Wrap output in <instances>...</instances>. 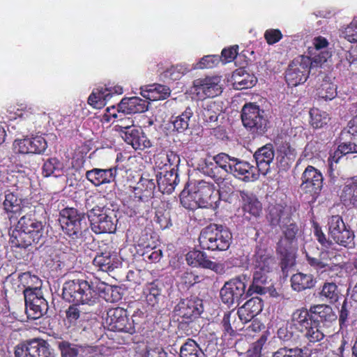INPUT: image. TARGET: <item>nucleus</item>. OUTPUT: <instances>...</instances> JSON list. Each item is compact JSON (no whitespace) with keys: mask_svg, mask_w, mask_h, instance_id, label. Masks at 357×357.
I'll return each instance as SVG.
<instances>
[{"mask_svg":"<svg viewBox=\"0 0 357 357\" xmlns=\"http://www.w3.org/2000/svg\"><path fill=\"white\" fill-rule=\"evenodd\" d=\"M342 35L345 39L351 43L357 42V17L344 29Z\"/></svg>","mask_w":357,"mask_h":357,"instance_id":"e2e57ef3","label":"nucleus"},{"mask_svg":"<svg viewBox=\"0 0 357 357\" xmlns=\"http://www.w3.org/2000/svg\"><path fill=\"white\" fill-rule=\"evenodd\" d=\"M116 175V169L115 168H93L86 172V178L95 186H100L102 184L113 182Z\"/></svg>","mask_w":357,"mask_h":357,"instance_id":"bb28decb","label":"nucleus"},{"mask_svg":"<svg viewBox=\"0 0 357 357\" xmlns=\"http://www.w3.org/2000/svg\"><path fill=\"white\" fill-rule=\"evenodd\" d=\"M115 109V106H112L111 107L107 108V112L109 113V115L112 116L114 118H119L116 121V124L114 126V130L116 132H118L119 135L121 136L127 131L131 130V128H135L134 121L132 118L129 116H122L125 113L118 112L117 114L112 113L111 111Z\"/></svg>","mask_w":357,"mask_h":357,"instance_id":"58836bf2","label":"nucleus"},{"mask_svg":"<svg viewBox=\"0 0 357 357\" xmlns=\"http://www.w3.org/2000/svg\"><path fill=\"white\" fill-rule=\"evenodd\" d=\"M63 298L75 305H92L97 299L96 293L87 281L73 280L67 281L63 286Z\"/></svg>","mask_w":357,"mask_h":357,"instance_id":"39448f33","label":"nucleus"},{"mask_svg":"<svg viewBox=\"0 0 357 357\" xmlns=\"http://www.w3.org/2000/svg\"><path fill=\"white\" fill-rule=\"evenodd\" d=\"M332 238L337 244L344 247L351 248L354 245V234L347 227L341 230L338 234H336Z\"/></svg>","mask_w":357,"mask_h":357,"instance_id":"864d4df0","label":"nucleus"},{"mask_svg":"<svg viewBox=\"0 0 357 357\" xmlns=\"http://www.w3.org/2000/svg\"><path fill=\"white\" fill-rule=\"evenodd\" d=\"M308 57L312 67L321 66L332 56L328 40L323 36L314 37L307 50Z\"/></svg>","mask_w":357,"mask_h":357,"instance_id":"f3484780","label":"nucleus"},{"mask_svg":"<svg viewBox=\"0 0 357 357\" xmlns=\"http://www.w3.org/2000/svg\"><path fill=\"white\" fill-rule=\"evenodd\" d=\"M121 137L127 144H130L136 150H143L151 146V142L142 130L136 126L131 128V130L127 131V132H126Z\"/></svg>","mask_w":357,"mask_h":357,"instance_id":"7c9ffc66","label":"nucleus"},{"mask_svg":"<svg viewBox=\"0 0 357 357\" xmlns=\"http://www.w3.org/2000/svg\"><path fill=\"white\" fill-rule=\"evenodd\" d=\"M254 158L256 161L257 172L263 175H266L271 172V165L273 163L275 152L271 144H266L258 149Z\"/></svg>","mask_w":357,"mask_h":357,"instance_id":"5701e85b","label":"nucleus"},{"mask_svg":"<svg viewBox=\"0 0 357 357\" xmlns=\"http://www.w3.org/2000/svg\"><path fill=\"white\" fill-rule=\"evenodd\" d=\"M275 265L274 259L266 251L259 250L254 258V273L252 284L248 287V292L252 290L257 294H261L264 291L261 286L266 283L268 274L273 271Z\"/></svg>","mask_w":357,"mask_h":357,"instance_id":"423d86ee","label":"nucleus"},{"mask_svg":"<svg viewBox=\"0 0 357 357\" xmlns=\"http://www.w3.org/2000/svg\"><path fill=\"white\" fill-rule=\"evenodd\" d=\"M311 124L315 128H322L329 121V117L326 112L317 108H313L310 111Z\"/></svg>","mask_w":357,"mask_h":357,"instance_id":"603ef678","label":"nucleus"},{"mask_svg":"<svg viewBox=\"0 0 357 357\" xmlns=\"http://www.w3.org/2000/svg\"><path fill=\"white\" fill-rule=\"evenodd\" d=\"M301 190L315 199L323 186V176L320 171L312 166H307L301 176Z\"/></svg>","mask_w":357,"mask_h":357,"instance_id":"dca6fc26","label":"nucleus"},{"mask_svg":"<svg viewBox=\"0 0 357 357\" xmlns=\"http://www.w3.org/2000/svg\"><path fill=\"white\" fill-rule=\"evenodd\" d=\"M263 309L262 301L259 297H254L239 307L237 314L242 323L252 321Z\"/></svg>","mask_w":357,"mask_h":357,"instance_id":"cd10ccee","label":"nucleus"},{"mask_svg":"<svg viewBox=\"0 0 357 357\" xmlns=\"http://www.w3.org/2000/svg\"><path fill=\"white\" fill-rule=\"evenodd\" d=\"M57 346L61 351V357H96L100 352L98 346L77 345L67 341H59Z\"/></svg>","mask_w":357,"mask_h":357,"instance_id":"a211bd4d","label":"nucleus"},{"mask_svg":"<svg viewBox=\"0 0 357 357\" xmlns=\"http://www.w3.org/2000/svg\"><path fill=\"white\" fill-rule=\"evenodd\" d=\"M328 233L331 238L338 234L341 230L347 227L342 218L340 215H333L330 218L328 222Z\"/></svg>","mask_w":357,"mask_h":357,"instance_id":"bf43d9fd","label":"nucleus"},{"mask_svg":"<svg viewBox=\"0 0 357 357\" xmlns=\"http://www.w3.org/2000/svg\"><path fill=\"white\" fill-rule=\"evenodd\" d=\"M272 357H303V352L302 349L298 347L293 349L284 347L275 351Z\"/></svg>","mask_w":357,"mask_h":357,"instance_id":"680f3d73","label":"nucleus"},{"mask_svg":"<svg viewBox=\"0 0 357 357\" xmlns=\"http://www.w3.org/2000/svg\"><path fill=\"white\" fill-rule=\"evenodd\" d=\"M192 116V109L189 107L185 108V111L173 121L174 128L178 132L185 130L189 127V123Z\"/></svg>","mask_w":357,"mask_h":357,"instance_id":"8fccbe9b","label":"nucleus"},{"mask_svg":"<svg viewBox=\"0 0 357 357\" xmlns=\"http://www.w3.org/2000/svg\"><path fill=\"white\" fill-rule=\"evenodd\" d=\"M214 162L204 160L199 165L198 169L204 175L212 178L215 182L223 181L230 174L235 158L225 153H220L213 157Z\"/></svg>","mask_w":357,"mask_h":357,"instance_id":"6e6552de","label":"nucleus"},{"mask_svg":"<svg viewBox=\"0 0 357 357\" xmlns=\"http://www.w3.org/2000/svg\"><path fill=\"white\" fill-rule=\"evenodd\" d=\"M143 293L146 303L152 307L158 305L162 297L160 290L155 283L147 284L144 287Z\"/></svg>","mask_w":357,"mask_h":357,"instance_id":"de8ad7c7","label":"nucleus"},{"mask_svg":"<svg viewBox=\"0 0 357 357\" xmlns=\"http://www.w3.org/2000/svg\"><path fill=\"white\" fill-rule=\"evenodd\" d=\"M59 221L63 231L73 238H77L88 228L84 215L72 208L62 210Z\"/></svg>","mask_w":357,"mask_h":357,"instance_id":"9b49d317","label":"nucleus"},{"mask_svg":"<svg viewBox=\"0 0 357 357\" xmlns=\"http://www.w3.org/2000/svg\"><path fill=\"white\" fill-rule=\"evenodd\" d=\"M149 198H144L141 195H135V199H133L131 205V208L133 210L135 215L143 216L149 210Z\"/></svg>","mask_w":357,"mask_h":357,"instance_id":"5fc2aeb1","label":"nucleus"},{"mask_svg":"<svg viewBox=\"0 0 357 357\" xmlns=\"http://www.w3.org/2000/svg\"><path fill=\"white\" fill-rule=\"evenodd\" d=\"M17 227L22 229L31 238L38 242L43 234V225L31 215L22 217L17 222Z\"/></svg>","mask_w":357,"mask_h":357,"instance_id":"393cba45","label":"nucleus"},{"mask_svg":"<svg viewBox=\"0 0 357 357\" xmlns=\"http://www.w3.org/2000/svg\"><path fill=\"white\" fill-rule=\"evenodd\" d=\"M310 66V59L305 56L294 59L286 72L285 77L288 85L296 86L304 83L308 77Z\"/></svg>","mask_w":357,"mask_h":357,"instance_id":"ddd939ff","label":"nucleus"},{"mask_svg":"<svg viewBox=\"0 0 357 357\" xmlns=\"http://www.w3.org/2000/svg\"><path fill=\"white\" fill-rule=\"evenodd\" d=\"M155 188L153 179L142 177L135 188V195H141L144 198H149Z\"/></svg>","mask_w":357,"mask_h":357,"instance_id":"09e8293b","label":"nucleus"},{"mask_svg":"<svg viewBox=\"0 0 357 357\" xmlns=\"http://www.w3.org/2000/svg\"><path fill=\"white\" fill-rule=\"evenodd\" d=\"M243 126L250 132L264 133L268 128V119L265 112L254 103L245 104L241 111Z\"/></svg>","mask_w":357,"mask_h":357,"instance_id":"9d476101","label":"nucleus"},{"mask_svg":"<svg viewBox=\"0 0 357 357\" xmlns=\"http://www.w3.org/2000/svg\"><path fill=\"white\" fill-rule=\"evenodd\" d=\"M140 93L146 100L155 101L167 98L170 94V89L165 85L154 84L141 88Z\"/></svg>","mask_w":357,"mask_h":357,"instance_id":"72a5a7b5","label":"nucleus"},{"mask_svg":"<svg viewBox=\"0 0 357 357\" xmlns=\"http://www.w3.org/2000/svg\"><path fill=\"white\" fill-rule=\"evenodd\" d=\"M310 312L314 314L312 318L317 320L320 326L324 328L326 335L329 333L327 331L332 324L337 320V316L332 308L326 305H318L310 307Z\"/></svg>","mask_w":357,"mask_h":357,"instance_id":"a878e982","label":"nucleus"},{"mask_svg":"<svg viewBox=\"0 0 357 357\" xmlns=\"http://www.w3.org/2000/svg\"><path fill=\"white\" fill-rule=\"evenodd\" d=\"M63 164L56 158L46 160L43 166V174L46 176H54L58 177L63 174Z\"/></svg>","mask_w":357,"mask_h":357,"instance_id":"79ce46f5","label":"nucleus"},{"mask_svg":"<svg viewBox=\"0 0 357 357\" xmlns=\"http://www.w3.org/2000/svg\"><path fill=\"white\" fill-rule=\"evenodd\" d=\"M108 101V95H106L103 87L94 89L88 98L89 105L96 109L103 107Z\"/></svg>","mask_w":357,"mask_h":357,"instance_id":"a18cd8bd","label":"nucleus"},{"mask_svg":"<svg viewBox=\"0 0 357 357\" xmlns=\"http://www.w3.org/2000/svg\"><path fill=\"white\" fill-rule=\"evenodd\" d=\"M240 197L242 201V208L245 213L257 218L262 212V205L257 197L252 193L241 190L239 192Z\"/></svg>","mask_w":357,"mask_h":357,"instance_id":"2f4dec72","label":"nucleus"},{"mask_svg":"<svg viewBox=\"0 0 357 357\" xmlns=\"http://www.w3.org/2000/svg\"><path fill=\"white\" fill-rule=\"evenodd\" d=\"M336 86L328 79H324L317 89V94L319 98L325 100H332L337 95Z\"/></svg>","mask_w":357,"mask_h":357,"instance_id":"49530a36","label":"nucleus"},{"mask_svg":"<svg viewBox=\"0 0 357 357\" xmlns=\"http://www.w3.org/2000/svg\"><path fill=\"white\" fill-rule=\"evenodd\" d=\"M142 357H167V354L161 346L149 343L146 346Z\"/></svg>","mask_w":357,"mask_h":357,"instance_id":"052dcab7","label":"nucleus"},{"mask_svg":"<svg viewBox=\"0 0 357 357\" xmlns=\"http://www.w3.org/2000/svg\"><path fill=\"white\" fill-rule=\"evenodd\" d=\"M268 219L272 225H279L282 229V236L278 243L277 251L281 257L282 268H288L294 264L298 228L291 220L289 213L280 204L269 208Z\"/></svg>","mask_w":357,"mask_h":357,"instance_id":"f257e3e1","label":"nucleus"},{"mask_svg":"<svg viewBox=\"0 0 357 357\" xmlns=\"http://www.w3.org/2000/svg\"><path fill=\"white\" fill-rule=\"evenodd\" d=\"M221 80L220 76L206 77L196 79L191 88V92L201 100L215 97L222 91Z\"/></svg>","mask_w":357,"mask_h":357,"instance_id":"4468645a","label":"nucleus"},{"mask_svg":"<svg viewBox=\"0 0 357 357\" xmlns=\"http://www.w3.org/2000/svg\"><path fill=\"white\" fill-rule=\"evenodd\" d=\"M118 112L135 114L146 112L148 109V101L139 97L125 98L118 105Z\"/></svg>","mask_w":357,"mask_h":357,"instance_id":"c756f323","label":"nucleus"},{"mask_svg":"<svg viewBox=\"0 0 357 357\" xmlns=\"http://www.w3.org/2000/svg\"><path fill=\"white\" fill-rule=\"evenodd\" d=\"M186 261L190 266L211 269L217 273H222V264H218L208 259L207 255L199 250H191L186 255Z\"/></svg>","mask_w":357,"mask_h":357,"instance_id":"4be33fe9","label":"nucleus"},{"mask_svg":"<svg viewBox=\"0 0 357 357\" xmlns=\"http://www.w3.org/2000/svg\"><path fill=\"white\" fill-rule=\"evenodd\" d=\"M231 239V233L227 227L213 224L201 231L199 242L203 249L224 251L229 248Z\"/></svg>","mask_w":357,"mask_h":357,"instance_id":"20e7f679","label":"nucleus"},{"mask_svg":"<svg viewBox=\"0 0 357 357\" xmlns=\"http://www.w3.org/2000/svg\"><path fill=\"white\" fill-rule=\"evenodd\" d=\"M238 50V45H233L228 48H225L221 52L220 59L225 63L232 61L237 56Z\"/></svg>","mask_w":357,"mask_h":357,"instance_id":"338daca9","label":"nucleus"},{"mask_svg":"<svg viewBox=\"0 0 357 357\" xmlns=\"http://www.w3.org/2000/svg\"><path fill=\"white\" fill-rule=\"evenodd\" d=\"M264 38L269 45L278 43L282 38V34L279 29H271L264 33Z\"/></svg>","mask_w":357,"mask_h":357,"instance_id":"774afa93","label":"nucleus"},{"mask_svg":"<svg viewBox=\"0 0 357 357\" xmlns=\"http://www.w3.org/2000/svg\"><path fill=\"white\" fill-rule=\"evenodd\" d=\"M87 216L92 231L96 234L114 233L116 229L118 220L108 208L96 206L88 211Z\"/></svg>","mask_w":357,"mask_h":357,"instance_id":"1a4fd4ad","label":"nucleus"},{"mask_svg":"<svg viewBox=\"0 0 357 357\" xmlns=\"http://www.w3.org/2000/svg\"><path fill=\"white\" fill-rule=\"evenodd\" d=\"M220 58L218 55H207L204 56L201 60L193 65L192 67H190L185 64L177 65L176 69L182 75L185 74L192 69H204V68H211L215 66L220 61Z\"/></svg>","mask_w":357,"mask_h":357,"instance_id":"c9c22d12","label":"nucleus"},{"mask_svg":"<svg viewBox=\"0 0 357 357\" xmlns=\"http://www.w3.org/2000/svg\"><path fill=\"white\" fill-rule=\"evenodd\" d=\"M230 174L245 182L254 181L258 178L259 176L255 167L237 158H235Z\"/></svg>","mask_w":357,"mask_h":357,"instance_id":"b1692460","label":"nucleus"},{"mask_svg":"<svg viewBox=\"0 0 357 357\" xmlns=\"http://www.w3.org/2000/svg\"><path fill=\"white\" fill-rule=\"evenodd\" d=\"M26 313L29 319L41 317L47 310V303L44 298L41 289L26 288L24 291Z\"/></svg>","mask_w":357,"mask_h":357,"instance_id":"f8f14e48","label":"nucleus"},{"mask_svg":"<svg viewBox=\"0 0 357 357\" xmlns=\"http://www.w3.org/2000/svg\"><path fill=\"white\" fill-rule=\"evenodd\" d=\"M329 255V252H322L319 258L310 257L307 254L306 257L309 264L315 269L321 271V272L328 271L331 278L342 277L344 272L342 266L334 264L333 262H330L331 258Z\"/></svg>","mask_w":357,"mask_h":357,"instance_id":"6ab92c4d","label":"nucleus"},{"mask_svg":"<svg viewBox=\"0 0 357 357\" xmlns=\"http://www.w3.org/2000/svg\"><path fill=\"white\" fill-rule=\"evenodd\" d=\"M198 121L204 123H214L218 120V109L213 101L202 102L197 110Z\"/></svg>","mask_w":357,"mask_h":357,"instance_id":"f704fd0d","label":"nucleus"},{"mask_svg":"<svg viewBox=\"0 0 357 357\" xmlns=\"http://www.w3.org/2000/svg\"><path fill=\"white\" fill-rule=\"evenodd\" d=\"M46 149L47 142L42 136L16 139L13 143L14 151L21 154H40Z\"/></svg>","mask_w":357,"mask_h":357,"instance_id":"aec40b11","label":"nucleus"},{"mask_svg":"<svg viewBox=\"0 0 357 357\" xmlns=\"http://www.w3.org/2000/svg\"><path fill=\"white\" fill-rule=\"evenodd\" d=\"M352 153H357V145L351 142L343 143L338 146L337 149L331 157V160L337 163L342 155Z\"/></svg>","mask_w":357,"mask_h":357,"instance_id":"13d9d810","label":"nucleus"},{"mask_svg":"<svg viewBox=\"0 0 357 357\" xmlns=\"http://www.w3.org/2000/svg\"><path fill=\"white\" fill-rule=\"evenodd\" d=\"M250 282V277L246 274L238 275L226 282L220 292L222 301L231 305L245 299L247 296H251L254 292L257 293L255 290L251 293L248 292V289L246 290Z\"/></svg>","mask_w":357,"mask_h":357,"instance_id":"0eeeda50","label":"nucleus"},{"mask_svg":"<svg viewBox=\"0 0 357 357\" xmlns=\"http://www.w3.org/2000/svg\"><path fill=\"white\" fill-rule=\"evenodd\" d=\"M279 155L282 160H284V165H289L293 162L296 156V152L294 148H292L289 144L284 143L282 144L278 149Z\"/></svg>","mask_w":357,"mask_h":357,"instance_id":"6e6d98bb","label":"nucleus"},{"mask_svg":"<svg viewBox=\"0 0 357 357\" xmlns=\"http://www.w3.org/2000/svg\"><path fill=\"white\" fill-rule=\"evenodd\" d=\"M289 325L291 329L294 328L301 332L310 343L320 342L326 336L324 328L304 308L298 309L292 313Z\"/></svg>","mask_w":357,"mask_h":357,"instance_id":"7ed1b4c3","label":"nucleus"},{"mask_svg":"<svg viewBox=\"0 0 357 357\" xmlns=\"http://www.w3.org/2000/svg\"><path fill=\"white\" fill-rule=\"evenodd\" d=\"M3 210L9 215L11 220L13 215L20 214L22 211V200L13 192H7L3 202Z\"/></svg>","mask_w":357,"mask_h":357,"instance_id":"e433bc0d","label":"nucleus"},{"mask_svg":"<svg viewBox=\"0 0 357 357\" xmlns=\"http://www.w3.org/2000/svg\"><path fill=\"white\" fill-rule=\"evenodd\" d=\"M181 357H206L198 344L192 339H188L180 349Z\"/></svg>","mask_w":357,"mask_h":357,"instance_id":"37998d69","label":"nucleus"},{"mask_svg":"<svg viewBox=\"0 0 357 357\" xmlns=\"http://www.w3.org/2000/svg\"><path fill=\"white\" fill-rule=\"evenodd\" d=\"M291 282L292 288L297 291L312 288L315 284L312 275L301 273L293 275Z\"/></svg>","mask_w":357,"mask_h":357,"instance_id":"ea45409f","label":"nucleus"},{"mask_svg":"<svg viewBox=\"0 0 357 357\" xmlns=\"http://www.w3.org/2000/svg\"><path fill=\"white\" fill-rule=\"evenodd\" d=\"M159 159L165 160L167 162V165L168 169H172L173 171L174 170V167L177 166L180 161L179 156L172 151L167 153H160Z\"/></svg>","mask_w":357,"mask_h":357,"instance_id":"69168bd1","label":"nucleus"},{"mask_svg":"<svg viewBox=\"0 0 357 357\" xmlns=\"http://www.w3.org/2000/svg\"><path fill=\"white\" fill-rule=\"evenodd\" d=\"M108 330L132 333L135 331L132 323L129 321L127 311L121 307L109 310L105 319Z\"/></svg>","mask_w":357,"mask_h":357,"instance_id":"2eb2a0df","label":"nucleus"},{"mask_svg":"<svg viewBox=\"0 0 357 357\" xmlns=\"http://www.w3.org/2000/svg\"><path fill=\"white\" fill-rule=\"evenodd\" d=\"M234 87L236 89L251 88L257 82V79L245 73L243 69L236 70L231 77Z\"/></svg>","mask_w":357,"mask_h":357,"instance_id":"4c0bfd02","label":"nucleus"},{"mask_svg":"<svg viewBox=\"0 0 357 357\" xmlns=\"http://www.w3.org/2000/svg\"><path fill=\"white\" fill-rule=\"evenodd\" d=\"M340 198L344 205L357 204V182H347L342 190Z\"/></svg>","mask_w":357,"mask_h":357,"instance_id":"c03bdc74","label":"nucleus"},{"mask_svg":"<svg viewBox=\"0 0 357 357\" xmlns=\"http://www.w3.org/2000/svg\"><path fill=\"white\" fill-rule=\"evenodd\" d=\"M156 178L158 188L163 193H172L177 185V174L172 169L158 172Z\"/></svg>","mask_w":357,"mask_h":357,"instance_id":"473e14b6","label":"nucleus"},{"mask_svg":"<svg viewBox=\"0 0 357 357\" xmlns=\"http://www.w3.org/2000/svg\"><path fill=\"white\" fill-rule=\"evenodd\" d=\"M93 265L100 271L104 272L112 271L119 265V261L116 254L109 250L98 252L93 261Z\"/></svg>","mask_w":357,"mask_h":357,"instance_id":"c85d7f7f","label":"nucleus"},{"mask_svg":"<svg viewBox=\"0 0 357 357\" xmlns=\"http://www.w3.org/2000/svg\"><path fill=\"white\" fill-rule=\"evenodd\" d=\"M77 305H78L74 303V305L70 306L66 312V321L69 324L68 327L76 325L80 317V310L78 308Z\"/></svg>","mask_w":357,"mask_h":357,"instance_id":"0e129e2a","label":"nucleus"},{"mask_svg":"<svg viewBox=\"0 0 357 357\" xmlns=\"http://www.w3.org/2000/svg\"><path fill=\"white\" fill-rule=\"evenodd\" d=\"M10 236V241L13 247L25 248L31 245L32 243H38L31 238L22 229L17 227L12 230Z\"/></svg>","mask_w":357,"mask_h":357,"instance_id":"a19ab883","label":"nucleus"},{"mask_svg":"<svg viewBox=\"0 0 357 357\" xmlns=\"http://www.w3.org/2000/svg\"><path fill=\"white\" fill-rule=\"evenodd\" d=\"M228 198L222 188L216 190L213 183L203 180L188 184L180 196L183 206L190 210L196 207L215 208L220 199L227 201Z\"/></svg>","mask_w":357,"mask_h":357,"instance_id":"f03ea898","label":"nucleus"},{"mask_svg":"<svg viewBox=\"0 0 357 357\" xmlns=\"http://www.w3.org/2000/svg\"><path fill=\"white\" fill-rule=\"evenodd\" d=\"M15 357H54L48 347L37 340L15 347Z\"/></svg>","mask_w":357,"mask_h":357,"instance_id":"412c9836","label":"nucleus"},{"mask_svg":"<svg viewBox=\"0 0 357 357\" xmlns=\"http://www.w3.org/2000/svg\"><path fill=\"white\" fill-rule=\"evenodd\" d=\"M320 294L331 303L336 302L339 297V291L336 284L333 282L324 283Z\"/></svg>","mask_w":357,"mask_h":357,"instance_id":"4d7b16f0","label":"nucleus"},{"mask_svg":"<svg viewBox=\"0 0 357 357\" xmlns=\"http://www.w3.org/2000/svg\"><path fill=\"white\" fill-rule=\"evenodd\" d=\"M180 316L190 318L199 314L198 309L195 307L194 302L190 300H183L176 307Z\"/></svg>","mask_w":357,"mask_h":357,"instance_id":"3c124183","label":"nucleus"}]
</instances>
